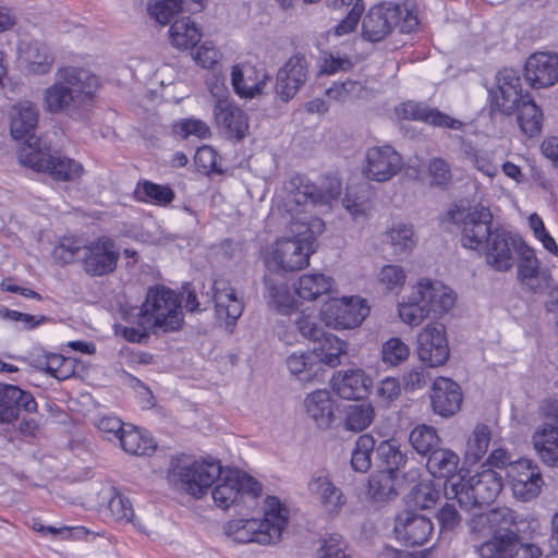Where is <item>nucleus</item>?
Returning <instances> with one entry per match:
<instances>
[{"label": "nucleus", "mask_w": 558, "mask_h": 558, "mask_svg": "<svg viewBox=\"0 0 558 558\" xmlns=\"http://www.w3.org/2000/svg\"><path fill=\"white\" fill-rule=\"evenodd\" d=\"M447 216L461 228V243L464 247L476 250L483 246L487 264L496 271L512 268V251L518 254L519 243L525 242L504 229H492L493 214L488 207L480 204L469 207L454 204Z\"/></svg>", "instance_id": "f257e3e1"}, {"label": "nucleus", "mask_w": 558, "mask_h": 558, "mask_svg": "<svg viewBox=\"0 0 558 558\" xmlns=\"http://www.w3.org/2000/svg\"><path fill=\"white\" fill-rule=\"evenodd\" d=\"M288 523V510L275 496L265 499L264 519L232 520L226 532L238 543L275 544Z\"/></svg>", "instance_id": "f03ea898"}, {"label": "nucleus", "mask_w": 558, "mask_h": 558, "mask_svg": "<svg viewBox=\"0 0 558 558\" xmlns=\"http://www.w3.org/2000/svg\"><path fill=\"white\" fill-rule=\"evenodd\" d=\"M456 302L451 289L438 281L421 279L414 287L408 300L399 304L401 320L411 326H418L430 314L442 315Z\"/></svg>", "instance_id": "7ed1b4c3"}, {"label": "nucleus", "mask_w": 558, "mask_h": 558, "mask_svg": "<svg viewBox=\"0 0 558 558\" xmlns=\"http://www.w3.org/2000/svg\"><path fill=\"white\" fill-rule=\"evenodd\" d=\"M140 315L141 324L156 336L177 331L183 324L179 295L165 286L148 289Z\"/></svg>", "instance_id": "20e7f679"}, {"label": "nucleus", "mask_w": 558, "mask_h": 558, "mask_svg": "<svg viewBox=\"0 0 558 558\" xmlns=\"http://www.w3.org/2000/svg\"><path fill=\"white\" fill-rule=\"evenodd\" d=\"M418 26L417 15L392 3L373 5L362 19V37L371 43H379L389 36L395 28L410 34Z\"/></svg>", "instance_id": "39448f33"}, {"label": "nucleus", "mask_w": 558, "mask_h": 558, "mask_svg": "<svg viewBox=\"0 0 558 558\" xmlns=\"http://www.w3.org/2000/svg\"><path fill=\"white\" fill-rule=\"evenodd\" d=\"M502 489V477L492 469H485L469 478L444 487L448 500H457L462 509H472L492 504Z\"/></svg>", "instance_id": "423d86ee"}, {"label": "nucleus", "mask_w": 558, "mask_h": 558, "mask_svg": "<svg viewBox=\"0 0 558 558\" xmlns=\"http://www.w3.org/2000/svg\"><path fill=\"white\" fill-rule=\"evenodd\" d=\"M221 474V465L215 460L181 461L171 471V480L186 494L202 498Z\"/></svg>", "instance_id": "0eeeda50"}, {"label": "nucleus", "mask_w": 558, "mask_h": 558, "mask_svg": "<svg viewBox=\"0 0 558 558\" xmlns=\"http://www.w3.org/2000/svg\"><path fill=\"white\" fill-rule=\"evenodd\" d=\"M298 232L292 238L278 239L270 247L265 262L274 271H296L310 264L312 243Z\"/></svg>", "instance_id": "6e6552de"}, {"label": "nucleus", "mask_w": 558, "mask_h": 558, "mask_svg": "<svg viewBox=\"0 0 558 558\" xmlns=\"http://www.w3.org/2000/svg\"><path fill=\"white\" fill-rule=\"evenodd\" d=\"M213 489V499L222 509L240 502L245 496L257 498L262 493V485L254 477L238 470L228 469L216 480Z\"/></svg>", "instance_id": "1a4fd4ad"}, {"label": "nucleus", "mask_w": 558, "mask_h": 558, "mask_svg": "<svg viewBox=\"0 0 558 558\" xmlns=\"http://www.w3.org/2000/svg\"><path fill=\"white\" fill-rule=\"evenodd\" d=\"M81 264L90 277H104L116 271L120 259V247L107 235L99 236L81 250Z\"/></svg>", "instance_id": "9d476101"}, {"label": "nucleus", "mask_w": 558, "mask_h": 558, "mask_svg": "<svg viewBox=\"0 0 558 558\" xmlns=\"http://www.w3.org/2000/svg\"><path fill=\"white\" fill-rule=\"evenodd\" d=\"M495 87L489 90V113L511 116L519 104L525 98L519 72L511 68L500 70L496 75Z\"/></svg>", "instance_id": "9b49d317"}, {"label": "nucleus", "mask_w": 558, "mask_h": 558, "mask_svg": "<svg viewBox=\"0 0 558 558\" xmlns=\"http://www.w3.org/2000/svg\"><path fill=\"white\" fill-rule=\"evenodd\" d=\"M20 148L19 161L35 171L48 172L54 180L66 181L70 178V161L49 154L41 147L39 138L23 141Z\"/></svg>", "instance_id": "f8f14e48"}, {"label": "nucleus", "mask_w": 558, "mask_h": 558, "mask_svg": "<svg viewBox=\"0 0 558 558\" xmlns=\"http://www.w3.org/2000/svg\"><path fill=\"white\" fill-rule=\"evenodd\" d=\"M369 314V306L359 296L342 298L327 304L322 311L326 326L337 330L359 327Z\"/></svg>", "instance_id": "ddd939ff"}, {"label": "nucleus", "mask_w": 558, "mask_h": 558, "mask_svg": "<svg viewBox=\"0 0 558 558\" xmlns=\"http://www.w3.org/2000/svg\"><path fill=\"white\" fill-rule=\"evenodd\" d=\"M506 477L513 496L522 501L536 498L544 485L538 465L530 459H519L510 465Z\"/></svg>", "instance_id": "4468645a"}, {"label": "nucleus", "mask_w": 558, "mask_h": 558, "mask_svg": "<svg viewBox=\"0 0 558 558\" xmlns=\"http://www.w3.org/2000/svg\"><path fill=\"white\" fill-rule=\"evenodd\" d=\"M99 86V78L89 70L72 69V120L89 119Z\"/></svg>", "instance_id": "2eb2a0df"}, {"label": "nucleus", "mask_w": 558, "mask_h": 558, "mask_svg": "<svg viewBox=\"0 0 558 558\" xmlns=\"http://www.w3.org/2000/svg\"><path fill=\"white\" fill-rule=\"evenodd\" d=\"M213 114L218 131L228 140L240 142L248 132V117L235 104L220 97L216 100Z\"/></svg>", "instance_id": "dca6fc26"}, {"label": "nucleus", "mask_w": 558, "mask_h": 558, "mask_svg": "<svg viewBox=\"0 0 558 558\" xmlns=\"http://www.w3.org/2000/svg\"><path fill=\"white\" fill-rule=\"evenodd\" d=\"M434 531L429 518L411 510L396 517L393 532L398 541L409 547L422 546L428 542Z\"/></svg>", "instance_id": "f3484780"}, {"label": "nucleus", "mask_w": 558, "mask_h": 558, "mask_svg": "<svg viewBox=\"0 0 558 558\" xmlns=\"http://www.w3.org/2000/svg\"><path fill=\"white\" fill-rule=\"evenodd\" d=\"M365 159V177L377 182L391 180L401 170L403 165L401 156L390 145L368 148Z\"/></svg>", "instance_id": "a211bd4d"}, {"label": "nucleus", "mask_w": 558, "mask_h": 558, "mask_svg": "<svg viewBox=\"0 0 558 558\" xmlns=\"http://www.w3.org/2000/svg\"><path fill=\"white\" fill-rule=\"evenodd\" d=\"M417 354L430 367L440 366L448 361L450 350L441 324H429L418 333Z\"/></svg>", "instance_id": "6ab92c4d"}, {"label": "nucleus", "mask_w": 558, "mask_h": 558, "mask_svg": "<svg viewBox=\"0 0 558 558\" xmlns=\"http://www.w3.org/2000/svg\"><path fill=\"white\" fill-rule=\"evenodd\" d=\"M525 81L532 88H546L558 82V56L551 52H535L525 61Z\"/></svg>", "instance_id": "aec40b11"}, {"label": "nucleus", "mask_w": 558, "mask_h": 558, "mask_svg": "<svg viewBox=\"0 0 558 558\" xmlns=\"http://www.w3.org/2000/svg\"><path fill=\"white\" fill-rule=\"evenodd\" d=\"M307 80V61L303 56L291 57L277 73V96L284 102L291 100Z\"/></svg>", "instance_id": "412c9836"}, {"label": "nucleus", "mask_w": 558, "mask_h": 558, "mask_svg": "<svg viewBox=\"0 0 558 558\" xmlns=\"http://www.w3.org/2000/svg\"><path fill=\"white\" fill-rule=\"evenodd\" d=\"M37 403L32 393L12 385H0V423L19 417L20 411L35 412Z\"/></svg>", "instance_id": "4be33fe9"}, {"label": "nucleus", "mask_w": 558, "mask_h": 558, "mask_svg": "<svg viewBox=\"0 0 558 558\" xmlns=\"http://www.w3.org/2000/svg\"><path fill=\"white\" fill-rule=\"evenodd\" d=\"M432 407L436 414L448 417L456 414L462 402L459 385L446 377H438L433 384Z\"/></svg>", "instance_id": "5701e85b"}, {"label": "nucleus", "mask_w": 558, "mask_h": 558, "mask_svg": "<svg viewBox=\"0 0 558 558\" xmlns=\"http://www.w3.org/2000/svg\"><path fill=\"white\" fill-rule=\"evenodd\" d=\"M10 133L11 136L22 142L33 140L38 125L39 111L31 101H20L12 106L10 113Z\"/></svg>", "instance_id": "b1692460"}, {"label": "nucleus", "mask_w": 558, "mask_h": 558, "mask_svg": "<svg viewBox=\"0 0 558 558\" xmlns=\"http://www.w3.org/2000/svg\"><path fill=\"white\" fill-rule=\"evenodd\" d=\"M332 388L343 399H363L369 393L372 379L361 368L340 371L332 377Z\"/></svg>", "instance_id": "393cba45"}, {"label": "nucleus", "mask_w": 558, "mask_h": 558, "mask_svg": "<svg viewBox=\"0 0 558 558\" xmlns=\"http://www.w3.org/2000/svg\"><path fill=\"white\" fill-rule=\"evenodd\" d=\"M459 456L449 448L438 447L427 456L426 469L435 478L445 480V487L459 483L462 478L459 474Z\"/></svg>", "instance_id": "a878e982"}, {"label": "nucleus", "mask_w": 558, "mask_h": 558, "mask_svg": "<svg viewBox=\"0 0 558 558\" xmlns=\"http://www.w3.org/2000/svg\"><path fill=\"white\" fill-rule=\"evenodd\" d=\"M532 442L537 456L548 466L558 468V417L543 423L533 434Z\"/></svg>", "instance_id": "bb28decb"}, {"label": "nucleus", "mask_w": 558, "mask_h": 558, "mask_svg": "<svg viewBox=\"0 0 558 558\" xmlns=\"http://www.w3.org/2000/svg\"><path fill=\"white\" fill-rule=\"evenodd\" d=\"M312 496L319 500L329 514H337L345 505V497L331 480L326 475H314L307 484Z\"/></svg>", "instance_id": "cd10ccee"}, {"label": "nucleus", "mask_w": 558, "mask_h": 558, "mask_svg": "<svg viewBox=\"0 0 558 558\" xmlns=\"http://www.w3.org/2000/svg\"><path fill=\"white\" fill-rule=\"evenodd\" d=\"M400 113L404 119L423 121L436 126H444L452 130H459L462 122L456 120L437 109H432L425 104L407 101L401 105Z\"/></svg>", "instance_id": "c85d7f7f"}, {"label": "nucleus", "mask_w": 558, "mask_h": 558, "mask_svg": "<svg viewBox=\"0 0 558 558\" xmlns=\"http://www.w3.org/2000/svg\"><path fill=\"white\" fill-rule=\"evenodd\" d=\"M269 80L266 73L257 74L254 66L239 65L233 66L231 73V82L235 93L241 97L253 98L260 94L267 81Z\"/></svg>", "instance_id": "c756f323"}, {"label": "nucleus", "mask_w": 558, "mask_h": 558, "mask_svg": "<svg viewBox=\"0 0 558 558\" xmlns=\"http://www.w3.org/2000/svg\"><path fill=\"white\" fill-rule=\"evenodd\" d=\"M213 301L218 316H226L228 324H234L242 315L243 303L235 295L233 288L227 281L215 280L213 283Z\"/></svg>", "instance_id": "7c9ffc66"}, {"label": "nucleus", "mask_w": 558, "mask_h": 558, "mask_svg": "<svg viewBox=\"0 0 558 558\" xmlns=\"http://www.w3.org/2000/svg\"><path fill=\"white\" fill-rule=\"evenodd\" d=\"M203 8L202 0H157L148 5L147 11L156 23L167 25L180 12L196 13Z\"/></svg>", "instance_id": "2f4dec72"}, {"label": "nucleus", "mask_w": 558, "mask_h": 558, "mask_svg": "<svg viewBox=\"0 0 558 558\" xmlns=\"http://www.w3.org/2000/svg\"><path fill=\"white\" fill-rule=\"evenodd\" d=\"M308 416L320 428H328L335 421V404L329 391L316 390L304 400Z\"/></svg>", "instance_id": "473e14b6"}, {"label": "nucleus", "mask_w": 558, "mask_h": 558, "mask_svg": "<svg viewBox=\"0 0 558 558\" xmlns=\"http://www.w3.org/2000/svg\"><path fill=\"white\" fill-rule=\"evenodd\" d=\"M20 60L24 71L32 75L48 73L53 63V57L45 44L32 41L21 48Z\"/></svg>", "instance_id": "72a5a7b5"}, {"label": "nucleus", "mask_w": 558, "mask_h": 558, "mask_svg": "<svg viewBox=\"0 0 558 558\" xmlns=\"http://www.w3.org/2000/svg\"><path fill=\"white\" fill-rule=\"evenodd\" d=\"M375 462L379 471L401 476L408 456L395 439L381 440L376 446Z\"/></svg>", "instance_id": "f704fd0d"}, {"label": "nucleus", "mask_w": 558, "mask_h": 558, "mask_svg": "<svg viewBox=\"0 0 558 558\" xmlns=\"http://www.w3.org/2000/svg\"><path fill=\"white\" fill-rule=\"evenodd\" d=\"M517 121L520 130L529 137L538 136L542 132L544 114L533 98L525 94V98L515 108Z\"/></svg>", "instance_id": "c9c22d12"}, {"label": "nucleus", "mask_w": 558, "mask_h": 558, "mask_svg": "<svg viewBox=\"0 0 558 558\" xmlns=\"http://www.w3.org/2000/svg\"><path fill=\"white\" fill-rule=\"evenodd\" d=\"M333 284V279L324 274H306L294 283V291L304 301H315L319 296L328 294Z\"/></svg>", "instance_id": "e433bc0d"}, {"label": "nucleus", "mask_w": 558, "mask_h": 558, "mask_svg": "<svg viewBox=\"0 0 558 558\" xmlns=\"http://www.w3.org/2000/svg\"><path fill=\"white\" fill-rule=\"evenodd\" d=\"M118 442L125 452L134 456H149L156 449L153 437L133 425L125 426Z\"/></svg>", "instance_id": "4c0bfd02"}, {"label": "nucleus", "mask_w": 558, "mask_h": 558, "mask_svg": "<svg viewBox=\"0 0 558 558\" xmlns=\"http://www.w3.org/2000/svg\"><path fill=\"white\" fill-rule=\"evenodd\" d=\"M286 191L288 193L286 199V206L288 210L292 213V205L301 206L311 204H319L317 185L310 182L303 175L293 177L287 184Z\"/></svg>", "instance_id": "58836bf2"}, {"label": "nucleus", "mask_w": 558, "mask_h": 558, "mask_svg": "<svg viewBox=\"0 0 558 558\" xmlns=\"http://www.w3.org/2000/svg\"><path fill=\"white\" fill-rule=\"evenodd\" d=\"M58 81L45 93V105L51 113L61 112L70 105V72L60 69L57 73Z\"/></svg>", "instance_id": "ea45409f"}, {"label": "nucleus", "mask_w": 558, "mask_h": 558, "mask_svg": "<svg viewBox=\"0 0 558 558\" xmlns=\"http://www.w3.org/2000/svg\"><path fill=\"white\" fill-rule=\"evenodd\" d=\"M513 545H515V531H508L494 533L490 538L473 547L481 558H508Z\"/></svg>", "instance_id": "a19ab883"}, {"label": "nucleus", "mask_w": 558, "mask_h": 558, "mask_svg": "<svg viewBox=\"0 0 558 558\" xmlns=\"http://www.w3.org/2000/svg\"><path fill=\"white\" fill-rule=\"evenodd\" d=\"M287 367L301 381H311L319 375L317 354L312 352H293L287 357Z\"/></svg>", "instance_id": "79ce46f5"}, {"label": "nucleus", "mask_w": 558, "mask_h": 558, "mask_svg": "<svg viewBox=\"0 0 558 558\" xmlns=\"http://www.w3.org/2000/svg\"><path fill=\"white\" fill-rule=\"evenodd\" d=\"M402 481L403 476L379 471L368 481V494L375 501L392 499L399 494Z\"/></svg>", "instance_id": "37998d69"}, {"label": "nucleus", "mask_w": 558, "mask_h": 558, "mask_svg": "<svg viewBox=\"0 0 558 558\" xmlns=\"http://www.w3.org/2000/svg\"><path fill=\"white\" fill-rule=\"evenodd\" d=\"M169 37L173 47L191 49L201 40L202 34L190 17H182L172 23Z\"/></svg>", "instance_id": "c03bdc74"}, {"label": "nucleus", "mask_w": 558, "mask_h": 558, "mask_svg": "<svg viewBox=\"0 0 558 558\" xmlns=\"http://www.w3.org/2000/svg\"><path fill=\"white\" fill-rule=\"evenodd\" d=\"M348 344L338 337L326 333L322 338L318 348H314L313 352L317 354V363L322 368V364L329 367H336L341 364V357L347 355Z\"/></svg>", "instance_id": "a18cd8bd"}, {"label": "nucleus", "mask_w": 558, "mask_h": 558, "mask_svg": "<svg viewBox=\"0 0 558 558\" xmlns=\"http://www.w3.org/2000/svg\"><path fill=\"white\" fill-rule=\"evenodd\" d=\"M409 441L420 456L426 457L440 447L441 442L436 428L426 424L415 426L409 435Z\"/></svg>", "instance_id": "49530a36"}, {"label": "nucleus", "mask_w": 558, "mask_h": 558, "mask_svg": "<svg viewBox=\"0 0 558 558\" xmlns=\"http://www.w3.org/2000/svg\"><path fill=\"white\" fill-rule=\"evenodd\" d=\"M376 452V440L369 434L357 437L351 453V466L354 471L366 473L372 466V456Z\"/></svg>", "instance_id": "de8ad7c7"}, {"label": "nucleus", "mask_w": 558, "mask_h": 558, "mask_svg": "<svg viewBox=\"0 0 558 558\" xmlns=\"http://www.w3.org/2000/svg\"><path fill=\"white\" fill-rule=\"evenodd\" d=\"M265 286L270 306L279 313L289 314L296 306V301L286 283H277L272 278L265 277Z\"/></svg>", "instance_id": "09e8293b"}, {"label": "nucleus", "mask_w": 558, "mask_h": 558, "mask_svg": "<svg viewBox=\"0 0 558 558\" xmlns=\"http://www.w3.org/2000/svg\"><path fill=\"white\" fill-rule=\"evenodd\" d=\"M105 493L108 499V511L111 518L120 523L133 522L134 510L130 500L124 497L116 487H109Z\"/></svg>", "instance_id": "8fccbe9b"}, {"label": "nucleus", "mask_w": 558, "mask_h": 558, "mask_svg": "<svg viewBox=\"0 0 558 558\" xmlns=\"http://www.w3.org/2000/svg\"><path fill=\"white\" fill-rule=\"evenodd\" d=\"M135 195L140 202H150L157 205L169 204L174 198V193L168 185L150 181L140 182L136 186Z\"/></svg>", "instance_id": "3c124183"}, {"label": "nucleus", "mask_w": 558, "mask_h": 558, "mask_svg": "<svg viewBox=\"0 0 558 558\" xmlns=\"http://www.w3.org/2000/svg\"><path fill=\"white\" fill-rule=\"evenodd\" d=\"M374 420V408L369 403L350 404L345 409L344 427L348 430L361 432Z\"/></svg>", "instance_id": "603ef678"}, {"label": "nucleus", "mask_w": 558, "mask_h": 558, "mask_svg": "<svg viewBox=\"0 0 558 558\" xmlns=\"http://www.w3.org/2000/svg\"><path fill=\"white\" fill-rule=\"evenodd\" d=\"M440 497V490L432 481H424L412 487L408 495V505L418 509L433 507Z\"/></svg>", "instance_id": "864d4df0"}, {"label": "nucleus", "mask_w": 558, "mask_h": 558, "mask_svg": "<svg viewBox=\"0 0 558 558\" xmlns=\"http://www.w3.org/2000/svg\"><path fill=\"white\" fill-rule=\"evenodd\" d=\"M490 442V429L487 425L477 424L466 441L465 454L473 462L480 461L487 452Z\"/></svg>", "instance_id": "5fc2aeb1"}, {"label": "nucleus", "mask_w": 558, "mask_h": 558, "mask_svg": "<svg viewBox=\"0 0 558 558\" xmlns=\"http://www.w3.org/2000/svg\"><path fill=\"white\" fill-rule=\"evenodd\" d=\"M387 236L396 255L409 253L415 246L414 232L410 225L392 226L388 230Z\"/></svg>", "instance_id": "6e6d98bb"}, {"label": "nucleus", "mask_w": 558, "mask_h": 558, "mask_svg": "<svg viewBox=\"0 0 558 558\" xmlns=\"http://www.w3.org/2000/svg\"><path fill=\"white\" fill-rule=\"evenodd\" d=\"M518 255L519 263L517 278L520 283L525 279H531L532 276L543 270L541 268V262L536 257L535 251L532 247H530L526 243H519Z\"/></svg>", "instance_id": "4d7b16f0"}, {"label": "nucleus", "mask_w": 558, "mask_h": 558, "mask_svg": "<svg viewBox=\"0 0 558 558\" xmlns=\"http://www.w3.org/2000/svg\"><path fill=\"white\" fill-rule=\"evenodd\" d=\"M481 521L489 524L494 529V533H506L513 531L511 527L515 524L514 512L507 508H495L480 517Z\"/></svg>", "instance_id": "13d9d810"}, {"label": "nucleus", "mask_w": 558, "mask_h": 558, "mask_svg": "<svg viewBox=\"0 0 558 558\" xmlns=\"http://www.w3.org/2000/svg\"><path fill=\"white\" fill-rule=\"evenodd\" d=\"M427 171L430 177V185L445 190L452 181L450 165L442 158L434 157L429 159Z\"/></svg>", "instance_id": "bf43d9fd"}, {"label": "nucleus", "mask_w": 558, "mask_h": 558, "mask_svg": "<svg viewBox=\"0 0 558 558\" xmlns=\"http://www.w3.org/2000/svg\"><path fill=\"white\" fill-rule=\"evenodd\" d=\"M410 355L409 347L399 338H390L381 348V360L386 365L397 366Z\"/></svg>", "instance_id": "052dcab7"}, {"label": "nucleus", "mask_w": 558, "mask_h": 558, "mask_svg": "<svg viewBox=\"0 0 558 558\" xmlns=\"http://www.w3.org/2000/svg\"><path fill=\"white\" fill-rule=\"evenodd\" d=\"M465 157L469 162L480 172L488 178H494L498 172V167L494 162L493 155L486 150L465 149Z\"/></svg>", "instance_id": "680f3d73"}, {"label": "nucleus", "mask_w": 558, "mask_h": 558, "mask_svg": "<svg viewBox=\"0 0 558 558\" xmlns=\"http://www.w3.org/2000/svg\"><path fill=\"white\" fill-rule=\"evenodd\" d=\"M95 426L104 438L118 441L126 425L114 415H102L95 422Z\"/></svg>", "instance_id": "e2e57ef3"}, {"label": "nucleus", "mask_w": 558, "mask_h": 558, "mask_svg": "<svg viewBox=\"0 0 558 558\" xmlns=\"http://www.w3.org/2000/svg\"><path fill=\"white\" fill-rule=\"evenodd\" d=\"M347 544L342 536L330 535L324 539L317 550V558H350L345 553Z\"/></svg>", "instance_id": "0e129e2a"}, {"label": "nucleus", "mask_w": 558, "mask_h": 558, "mask_svg": "<svg viewBox=\"0 0 558 558\" xmlns=\"http://www.w3.org/2000/svg\"><path fill=\"white\" fill-rule=\"evenodd\" d=\"M174 133L183 138L195 135L198 138H206L210 135L208 125L198 119H184L175 123L173 126Z\"/></svg>", "instance_id": "69168bd1"}, {"label": "nucleus", "mask_w": 558, "mask_h": 558, "mask_svg": "<svg viewBox=\"0 0 558 558\" xmlns=\"http://www.w3.org/2000/svg\"><path fill=\"white\" fill-rule=\"evenodd\" d=\"M378 280L386 290L395 291L403 286L405 272L402 267L398 265H386L381 268Z\"/></svg>", "instance_id": "338daca9"}, {"label": "nucleus", "mask_w": 558, "mask_h": 558, "mask_svg": "<svg viewBox=\"0 0 558 558\" xmlns=\"http://www.w3.org/2000/svg\"><path fill=\"white\" fill-rule=\"evenodd\" d=\"M365 11V5L355 4L345 13V16L333 27L336 36H344L353 33Z\"/></svg>", "instance_id": "774afa93"}]
</instances>
